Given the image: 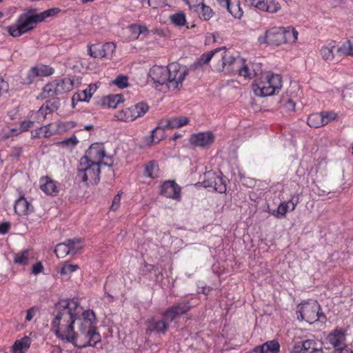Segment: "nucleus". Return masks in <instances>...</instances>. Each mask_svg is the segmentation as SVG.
Instances as JSON below:
<instances>
[{
  "instance_id": "nucleus-45",
  "label": "nucleus",
  "mask_w": 353,
  "mask_h": 353,
  "mask_svg": "<svg viewBox=\"0 0 353 353\" xmlns=\"http://www.w3.org/2000/svg\"><path fill=\"white\" fill-rule=\"evenodd\" d=\"M112 83L121 89L127 88L129 86L128 77L123 74H119L112 81Z\"/></svg>"
},
{
  "instance_id": "nucleus-7",
  "label": "nucleus",
  "mask_w": 353,
  "mask_h": 353,
  "mask_svg": "<svg viewBox=\"0 0 353 353\" xmlns=\"http://www.w3.org/2000/svg\"><path fill=\"white\" fill-rule=\"evenodd\" d=\"M320 305L316 301L309 300L299 304L297 307L298 319L312 324L321 318Z\"/></svg>"
},
{
  "instance_id": "nucleus-18",
  "label": "nucleus",
  "mask_w": 353,
  "mask_h": 353,
  "mask_svg": "<svg viewBox=\"0 0 353 353\" xmlns=\"http://www.w3.org/2000/svg\"><path fill=\"white\" fill-rule=\"evenodd\" d=\"M214 141V135L210 131L192 134L190 137L191 144L201 148L211 145Z\"/></svg>"
},
{
  "instance_id": "nucleus-50",
  "label": "nucleus",
  "mask_w": 353,
  "mask_h": 353,
  "mask_svg": "<svg viewBox=\"0 0 353 353\" xmlns=\"http://www.w3.org/2000/svg\"><path fill=\"white\" fill-rule=\"evenodd\" d=\"M121 195L122 192H119L113 198L112 203L110 206V210L112 211H116L120 207Z\"/></svg>"
},
{
  "instance_id": "nucleus-31",
  "label": "nucleus",
  "mask_w": 353,
  "mask_h": 353,
  "mask_svg": "<svg viewBox=\"0 0 353 353\" xmlns=\"http://www.w3.org/2000/svg\"><path fill=\"white\" fill-rule=\"evenodd\" d=\"M216 49L214 50H212L206 54H203L201 56L199 59L195 61L192 68L194 70L198 69L200 67H202L205 64H208L210 60L216 56Z\"/></svg>"
},
{
  "instance_id": "nucleus-63",
  "label": "nucleus",
  "mask_w": 353,
  "mask_h": 353,
  "mask_svg": "<svg viewBox=\"0 0 353 353\" xmlns=\"http://www.w3.org/2000/svg\"><path fill=\"white\" fill-rule=\"evenodd\" d=\"M250 353H265V352L264 348L262 347V345H261L260 346L256 347Z\"/></svg>"
},
{
  "instance_id": "nucleus-60",
  "label": "nucleus",
  "mask_w": 353,
  "mask_h": 353,
  "mask_svg": "<svg viewBox=\"0 0 353 353\" xmlns=\"http://www.w3.org/2000/svg\"><path fill=\"white\" fill-rule=\"evenodd\" d=\"M10 228V224L8 223L0 224V233L6 234L8 232Z\"/></svg>"
},
{
  "instance_id": "nucleus-4",
  "label": "nucleus",
  "mask_w": 353,
  "mask_h": 353,
  "mask_svg": "<svg viewBox=\"0 0 353 353\" xmlns=\"http://www.w3.org/2000/svg\"><path fill=\"white\" fill-rule=\"evenodd\" d=\"M216 56L214 57V68L216 71H222L227 67L228 72L238 71L239 75L251 78V72L247 65H243V60L241 59H235L230 52L225 48H216Z\"/></svg>"
},
{
  "instance_id": "nucleus-6",
  "label": "nucleus",
  "mask_w": 353,
  "mask_h": 353,
  "mask_svg": "<svg viewBox=\"0 0 353 353\" xmlns=\"http://www.w3.org/2000/svg\"><path fill=\"white\" fill-rule=\"evenodd\" d=\"M327 343L334 350V353H353L347 343V332L343 328L333 330L326 337Z\"/></svg>"
},
{
  "instance_id": "nucleus-29",
  "label": "nucleus",
  "mask_w": 353,
  "mask_h": 353,
  "mask_svg": "<svg viewBox=\"0 0 353 353\" xmlns=\"http://www.w3.org/2000/svg\"><path fill=\"white\" fill-rule=\"evenodd\" d=\"M99 57L108 58L112 57L116 50V45L112 42L105 43L101 48H98Z\"/></svg>"
},
{
  "instance_id": "nucleus-30",
  "label": "nucleus",
  "mask_w": 353,
  "mask_h": 353,
  "mask_svg": "<svg viewBox=\"0 0 353 353\" xmlns=\"http://www.w3.org/2000/svg\"><path fill=\"white\" fill-rule=\"evenodd\" d=\"M149 109V106L145 103H138L130 107V112L133 117H134V120L139 117H143Z\"/></svg>"
},
{
  "instance_id": "nucleus-12",
  "label": "nucleus",
  "mask_w": 353,
  "mask_h": 353,
  "mask_svg": "<svg viewBox=\"0 0 353 353\" xmlns=\"http://www.w3.org/2000/svg\"><path fill=\"white\" fill-rule=\"evenodd\" d=\"M190 308L191 305L188 301H183L169 307L162 314V316L169 322H172L179 316L187 313Z\"/></svg>"
},
{
  "instance_id": "nucleus-47",
  "label": "nucleus",
  "mask_w": 353,
  "mask_h": 353,
  "mask_svg": "<svg viewBox=\"0 0 353 353\" xmlns=\"http://www.w3.org/2000/svg\"><path fill=\"white\" fill-rule=\"evenodd\" d=\"M170 20L172 23L176 26H183L186 23L185 16L182 12L176 13L170 17Z\"/></svg>"
},
{
  "instance_id": "nucleus-33",
  "label": "nucleus",
  "mask_w": 353,
  "mask_h": 353,
  "mask_svg": "<svg viewBox=\"0 0 353 353\" xmlns=\"http://www.w3.org/2000/svg\"><path fill=\"white\" fill-rule=\"evenodd\" d=\"M337 52L341 53L342 56L352 57L353 56V37L342 43L337 48Z\"/></svg>"
},
{
  "instance_id": "nucleus-23",
  "label": "nucleus",
  "mask_w": 353,
  "mask_h": 353,
  "mask_svg": "<svg viewBox=\"0 0 353 353\" xmlns=\"http://www.w3.org/2000/svg\"><path fill=\"white\" fill-rule=\"evenodd\" d=\"M14 208V212L20 216L28 215L34 210L32 205L24 196L19 197L15 201Z\"/></svg>"
},
{
  "instance_id": "nucleus-54",
  "label": "nucleus",
  "mask_w": 353,
  "mask_h": 353,
  "mask_svg": "<svg viewBox=\"0 0 353 353\" xmlns=\"http://www.w3.org/2000/svg\"><path fill=\"white\" fill-rule=\"evenodd\" d=\"M149 6L157 8L165 4V0H148Z\"/></svg>"
},
{
  "instance_id": "nucleus-38",
  "label": "nucleus",
  "mask_w": 353,
  "mask_h": 353,
  "mask_svg": "<svg viewBox=\"0 0 353 353\" xmlns=\"http://www.w3.org/2000/svg\"><path fill=\"white\" fill-rule=\"evenodd\" d=\"M213 183L212 189L214 191L223 193L226 191V184L223 178H210Z\"/></svg>"
},
{
  "instance_id": "nucleus-43",
  "label": "nucleus",
  "mask_w": 353,
  "mask_h": 353,
  "mask_svg": "<svg viewBox=\"0 0 353 353\" xmlns=\"http://www.w3.org/2000/svg\"><path fill=\"white\" fill-rule=\"evenodd\" d=\"M131 35L134 39H137L141 34L148 33V30L145 26L132 24L130 27Z\"/></svg>"
},
{
  "instance_id": "nucleus-3",
  "label": "nucleus",
  "mask_w": 353,
  "mask_h": 353,
  "mask_svg": "<svg viewBox=\"0 0 353 353\" xmlns=\"http://www.w3.org/2000/svg\"><path fill=\"white\" fill-rule=\"evenodd\" d=\"M283 85L281 74L264 72L252 83V90L257 97H269L278 94Z\"/></svg>"
},
{
  "instance_id": "nucleus-41",
  "label": "nucleus",
  "mask_w": 353,
  "mask_h": 353,
  "mask_svg": "<svg viewBox=\"0 0 353 353\" xmlns=\"http://www.w3.org/2000/svg\"><path fill=\"white\" fill-rule=\"evenodd\" d=\"M122 102L123 97L121 94L110 95L106 98V104L110 108H116Z\"/></svg>"
},
{
  "instance_id": "nucleus-26",
  "label": "nucleus",
  "mask_w": 353,
  "mask_h": 353,
  "mask_svg": "<svg viewBox=\"0 0 353 353\" xmlns=\"http://www.w3.org/2000/svg\"><path fill=\"white\" fill-rule=\"evenodd\" d=\"M32 259H33L32 250L27 249L19 252L14 253L13 261L17 265H26Z\"/></svg>"
},
{
  "instance_id": "nucleus-53",
  "label": "nucleus",
  "mask_w": 353,
  "mask_h": 353,
  "mask_svg": "<svg viewBox=\"0 0 353 353\" xmlns=\"http://www.w3.org/2000/svg\"><path fill=\"white\" fill-rule=\"evenodd\" d=\"M38 309L36 307H32L27 310V314L26 316V320L27 321H30L32 320L34 316H35Z\"/></svg>"
},
{
  "instance_id": "nucleus-42",
  "label": "nucleus",
  "mask_w": 353,
  "mask_h": 353,
  "mask_svg": "<svg viewBox=\"0 0 353 353\" xmlns=\"http://www.w3.org/2000/svg\"><path fill=\"white\" fill-rule=\"evenodd\" d=\"M97 88L96 84L89 85L87 89L83 90L81 93L79 94V100L83 101H88L92 97L93 93L97 90Z\"/></svg>"
},
{
  "instance_id": "nucleus-58",
  "label": "nucleus",
  "mask_w": 353,
  "mask_h": 353,
  "mask_svg": "<svg viewBox=\"0 0 353 353\" xmlns=\"http://www.w3.org/2000/svg\"><path fill=\"white\" fill-rule=\"evenodd\" d=\"M8 90V83L3 79H0V95L3 92H6Z\"/></svg>"
},
{
  "instance_id": "nucleus-8",
  "label": "nucleus",
  "mask_w": 353,
  "mask_h": 353,
  "mask_svg": "<svg viewBox=\"0 0 353 353\" xmlns=\"http://www.w3.org/2000/svg\"><path fill=\"white\" fill-rule=\"evenodd\" d=\"M82 160L80 159L78 170L79 174H83L84 176H96L101 174L102 170H107L109 172L108 174H113L111 166L113 161L111 158L107 157V161L104 163H97L94 162H88L82 163Z\"/></svg>"
},
{
  "instance_id": "nucleus-61",
  "label": "nucleus",
  "mask_w": 353,
  "mask_h": 353,
  "mask_svg": "<svg viewBox=\"0 0 353 353\" xmlns=\"http://www.w3.org/2000/svg\"><path fill=\"white\" fill-rule=\"evenodd\" d=\"M216 1H218L219 4L221 6L226 8L227 9L229 7L230 4L231 3L230 0H216Z\"/></svg>"
},
{
  "instance_id": "nucleus-57",
  "label": "nucleus",
  "mask_w": 353,
  "mask_h": 353,
  "mask_svg": "<svg viewBox=\"0 0 353 353\" xmlns=\"http://www.w3.org/2000/svg\"><path fill=\"white\" fill-rule=\"evenodd\" d=\"M92 47L93 46H88V54L90 57H93V58H99V55H98L99 54V50L98 49H96V48L94 47V50L92 49Z\"/></svg>"
},
{
  "instance_id": "nucleus-64",
  "label": "nucleus",
  "mask_w": 353,
  "mask_h": 353,
  "mask_svg": "<svg viewBox=\"0 0 353 353\" xmlns=\"http://www.w3.org/2000/svg\"><path fill=\"white\" fill-rule=\"evenodd\" d=\"M53 84L54 85V86H53L54 87L53 90H54V95L61 94L59 90V86L57 85V83L56 80L53 81Z\"/></svg>"
},
{
  "instance_id": "nucleus-16",
  "label": "nucleus",
  "mask_w": 353,
  "mask_h": 353,
  "mask_svg": "<svg viewBox=\"0 0 353 353\" xmlns=\"http://www.w3.org/2000/svg\"><path fill=\"white\" fill-rule=\"evenodd\" d=\"M252 6L263 12L276 13L280 10L281 6L276 0H245Z\"/></svg>"
},
{
  "instance_id": "nucleus-2",
  "label": "nucleus",
  "mask_w": 353,
  "mask_h": 353,
  "mask_svg": "<svg viewBox=\"0 0 353 353\" xmlns=\"http://www.w3.org/2000/svg\"><path fill=\"white\" fill-rule=\"evenodd\" d=\"M188 73V70L174 62L167 67L154 65L148 73L149 77L155 84H166L170 90L180 89L183 85V81Z\"/></svg>"
},
{
  "instance_id": "nucleus-14",
  "label": "nucleus",
  "mask_w": 353,
  "mask_h": 353,
  "mask_svg": "<svg viewBox=\"0 0 353 353\" xmlns=\"http://www.w3.org/2000/svg\"><path fill=\"white\" fill-rule=\"evenodd\" d=\"M283 28L274 27L266 31L263 37L259 38L261 43H268L271 45L279 46L283 43Z\"/></svg>"
},
{
  "instance_id": "nucleus-22",
  "label": "nucleus",
  "mask_w": 353,
  "mask_h": 353,
  "mask_svg": "<svg viewBox=\"0 0 353 353\" xmlns=\"http://www.w3.org/2000/svg\"><path fill=\"white\" fill-rule=\"evenodd\" d=\"M53 73L54 69L52 67L46 65H36L29 70L28 77L30 78V82L36 77H48Z\"/></svg>"
},
{
  "instance_id": "nucleus-46",
  "label": "nucleus",
  "mask_w": 353,
  "mask_h": 353,
  "mask_svg": "<svg viewBox=\"0 0 353 353\" xmlns=\"http://www.w3.org/2000/svg\"><path fill=\"white\" fill-rule=\"evenodd\" d=\"M53 86H54L53 84V81L46 84L43 87V91L40 94L39 97H38V99H43L48 98V97H51L55 96L54 93V90H54Z\"/></svg>"
},
{
  "instance_id": "nucleus-13",
  "label": "nucleus",
  "mask_w": 353,
  "mask_h": 353,
  "mask_svg": "<svg viewBox=\"0 0 353 353\" xmlns=\"http://www.w3.org/2000/svg\"><path fill=\"white\" fill-rule=\"evenodd\" d=\"M160 194L176 201L181 200V188L173 180L165 181L161 187Z\"/></svg>"
},
{
  "instance_id": "nucleus-20",
  "label": "nucleus",
  "mask_w": 353,
  "mask_h": 353,
  "mask_svg": "<svg viewBox=\"0 0 353 353\" xmlns=\"http://www.w3.org/2000/svg\"><path fill=\"white\" fill-rule=\"evenodd\" d=\"M80 246H76V242L74 240H68V243H59L54 250L58 258H63L70 253L76 254Z\"/></svg>"
},
{
  "instance_id": "nucleus-24",
  "label": "nucleus",
  "mask_w": 353,
  "mask_h": 353,
  "mask_svg": "<svg viewBox=\"0 0 353 353\" xmlns=\"http://www.w3.org/2000/svg\"><path fill=\"white\" fill-rule=\"evenodd\" d=\"M40 188L47 195L53 196L58 193L57 183L51 178H41Z\"/></svg>"
},
{
  "instance_id": "nucleus-62",
  "label": "nucleus",
  "mask_w": 353,
  "mask_h": 353,
  "mask_svg": "<svg viewBox=\"0 0 353 353\" xmlns=\"http://www.w3.org/2000/svg\"><path fill=\"white\" fill-rule=\"evenodd\" d=\"M202 184L205 188H212L213 183H211V179H210V178H207L202 182Z\"/></svg>"
},
{
  "instance_id": "nucleus-15",
  "label": "nucleus",
  "mask_w": 353,
  "mask_h": 353,
  "mask_svg": "<svg viewBox=\"0 0 353 353\" xmlns=\"http://www.w3.org/2000/svg\"><path fill=\"white\" fill-rule=\"evenodd\" d=\"M163 119L158 121L157 126L151 131L148 137L144 138V142L146 146H151L153 144L159 143L165 138V132L168 130V127L163 126Z\"/></svg>"
},
{
  "instance_id": "nucleus-10",
  "label": "nucleus",
  "mask_w": 353,
  "mask_h": 353,
  "mask_svg": "<svg viewBox=\"0 0 353 353\" xmlns=\"http://www.w3.org/2000/svg\"><path fill=\"white\" fill-rule=\"evenodd\" d=\"M319 52L323 61L328 64H336L342 59L341 53L337 52L334 41L323 45Z\"/></svg>"
},
{
  "instance_id": "nucleus-1",
  "label": "nucleus",
  "mask_w": 353,
  "mask_h": 353,
  "mask_svg": "<svg viewBox=\"0 0 353 353\" xmlns=\"http://www.w3.org/2000/svg\"><path fill=\"white\" fill-rule=\"evenodd\" d=\"M57 314L52 321V327L56 335L63 341L73 343L79 348L94 347L101 341L100 334L96 332V316L92 310L81 312L78 299H62L57 305Z\"/></svg>"
},
{
  "instance_id": "nucleus-34",
  "label": "nucleus",
  "mask_w": 353,
  "mask_h": 353,
  "mask_svg": "<svg viewBox=\"0 0 353 353\" xmlns=\"http://www.w3.org/2000/svg\"><path fill=\"white\" fill-rule=\"evenodd\" d=\"M145 172L144 174L147 176H152L153 175H157L159 173V166L157 161L152 160L146 163L144 166Z\"/></svg>"
},
{
  "instance_id": "nucleus-55",
  "label": "nucleus",
  "mask_w": 353,
  "mask_h": 353,
  "mask_svg": "<svg viewBox=\"0 0 353 353\" xmlns=\"http://www.w3.org/2000/svg\"><path fill=\"white\" fill-rule=\"evenodd\" d=\"M283 105L287 110L294 111L296 103L291 99H288Z\"/></svg>"
},
{
  "instance_id": "nucleus-48",
  "label": "nucleus",
  "mask_w": 353,
  "mask_h": 353,
  "mask_svg": "<svg viewBox=\"0 0 353 353\" xmlns=\"http://www.w3.org/2000/svg\"><path fill=\"white\" fill-rule=\"evenodd\" d=\"M59 12V9L57 8H50L47 10H45L39 14H37V19L38 21H40V22L44 21L46 18L55 15Z\"/></svg>"
},
{
  "instance_id": "nucleus-40",
  "label": "nucleus",
  "mask_w": 353,
  "mask_h": 353,
  "mask_svg": "<svg viewBox=\"0 0 353 353\" xmlns=\"http://www.w3.org/2000/svg\"><path fill=\"white\" fill-rule=\"evenodd\" d=\"M262 347L265 353H279L280 345L276 341L272 340L263 343Z\"/></svg>"
},
{
  "instance_id": "nucleus-37",
  "label": "nucleus",
  "mask_w": 353,
  "mask_h": 353,
  "mask_svg": "<svg viewBox=\"0 0 353 353\" xmlns=\"http://www.w3.org/2000/svg\"><path fill=\"white\" fill-rule=\"evenodd\" d=\"M114 118L118 121L130 122L134 121V117L132 114L130 108L122 110L114 114Z\"/></svg>"
},
{
  "instance_id": "nucleus-56",
  "label": "nucleus",
  "mask_w": 353,
  "mask_h": 353,
  "mask_svg": "<svg viewBox=\"0 0 353 353\" xmlns=\"http://www.w3.org/2000/svg\"><path fill=\"white\" fill-rule=\"evenodd\" d=\"M43 268L41 263H37L34 265H33L32 268V273L34 274H37L42 272Z\"/></svg>"
},
{
  "instance_id": "nucleus-28",
  "label": "nucleus",
  "mask_w": 353,
  "mask_h": 353,
  "mask_svg": "<svg viewBox=\"0 0 353 353\" xmlns=\"http://www.w3.org/2000/svg\"><path fill=\"white\" fill-rule=\"evenodd\" d=\"M283 28V43H294L296 42L298 39V31L292 26H288L286 28L281 27Z\"/></svg>"
},
{
  "instance_id": "nucleus-25",
  "label": "nucleus",
  "mask_w": 353,
  "mask_h": 353,
  "mask_svg": "<svg viewBox=\"0 0 353 353\" xmlns=\"http://www.w3.org/2000/svg\"><path fill=\"white\" fill-rule=\"evenodd\" d=\"M163 126L168 127V129L179 128L182 126L187 125L189 123V119L185 117H171V118H162Z\"/></svg>"
},
{
  "instance_id": "nucleus-51",
  "label": "nucleus",
  "mask_w": 353,
  "mask_h": 353,
  "mask_svg": "<svg viewBox=\"0 0 353 353\" xmlns=\"http://www.w3.org/2000/svg\"><path fill=\"white\" fill-rule=\"evenodd\" d=\"M186 3L191 10L199 12V8L204 3V0H187Z\"/></svg>"
},
{
  "instance_id": "nucleus-11",
  "label": "nucleus",
  "mask_w": 353,
  "mask_h": 353,
  "mask_svg": "<svg viewBox=\"0 0 353 353\" xmlns=\"http://www.w3.org/2000/svg\"><path fill=\"white\" fill-rule=\"evenodd\" d=\"M290 353H323L320 343L314 339H307L295 343Z\"/></svg>"
},
{
  "instance_id": "nucleus-27",
  "label": "nucleus",
  "mask_w": 353,
  "mask_h": 353,
  "mask_svg": "<svg viewBox=\"0 0 353 353\" xmlns=\"http://www.w3.org/2000/svg\"><path fill=\"white\" fill-rule=\"evenodd\" d=\"M31 344L30 337L25 336L20 340H17L13 346V353H25L28 351Z\"/></svg>"
},
{
  "instance_id": "nucleus-5",
  "label": "nucleus",
  "mask_w": 353,
  "mask_h": 353,
  "mask_svg": "<svg viewBox=\"0 0 353 353\" xmlns=\"http://www.w3.org/2000/svg\"><path fill=\"white\" fill-rule=\"evenodd\" d=\"M37 17L35 10H28L19 16L14 24L7 28L8 32L11 36L17 37L33 30L36 24L40 22Z\"/></svg>"
},
{
  "instance_id": "nucleus-21",
  "label": "nucleus",
  "mask_w": 353,
  "mask_h": 353,
  "mask_svg": "<svg viewBox=\"0 0 353 353\" xmlns=\"http://www.w3.org/2000/svg\"><path fill=\"white\" fill-rule=\"evenodd\" d=\"M59 108V101L57 99L48 100L41 105L37 112L39 120L43 121L47 114L57 110Z\"/></svg>"
},
{
  "instance_id": "nucleus-9",
  "label": "nucleus",
  "mask_w": 353,
  "mask_h": 353,
  "mask_svg": "<svg viewBox=\"0 0 353 353\" xmlns=\"http://www.w3.org/2000/svg\"><path fill=\"white\" fill-rule=\"evenodd\" d=\"M105 157V150L103 144L94 143L87 150L85 154L81 158L82 163L94 162L103 163L101 160Z\"/></svg>"
},
{
  "instance_id": "nucleus-19",
  "label": "nucleus",
  "mask_w": 353,
  "mask_h": 353,
  "mask_svg": "<svg viewBox=\"0 0 353 353\" xmlns=\"http://www.w3.org/2000/svg\"><path fill=\"white\" fill-rule=\"evenodd\" d=\"M298 204V201H294L293 199L288 201L281 203L278 208L273 210L270 213L276 219H284L286 216L288 212L293 211Z\"/></svg>"
},
{
  "instance_id": "nucleus-44",
  "label": "nucleus",
  "mask_w": 353,
  "mask_h": 353,
  "mask_svg": "<svg viewBox=\"0 0 353 353\" xmlns=\"http://www.w3.org/2000/svg\"><path fill=\"white\" fill-rule=\"evenodd\" d=\"M199 10H201L200 12H198L200 19L205 21L209 20L213 15L212 10L204 3L200 6Z\"/></svg>"
},
{
  "instance_id": "nucleus-52",
  "label": "nucleus",
  "mask_w": 353,
  "mask_h": 353,
  "mask_svg": "<svg viewBox=\"0 0 353 353\" xmlns=\"http://www.w3.org/2000/svg\"><path fill=\"white\" fill-rule=\"evenodd\" d=\"M321 114L322 118L326 121L325 125L336 118V114L334 112H322Z\"/></svg>"
},
{
  "instance_id": "nucleus-39",
  "label": "nucleus",
  "mask_w": 353,
  "mask_h": 353,
  "mask_svg": "<svg viewBox=\"0 0 353 353\" xmlns=\"http://www.w3.org/2000/svg\"><path fill=\"white\" fill-rule=\"evenodd\" d=\"M227 10L234 18L241 19L243 17V11L241 8L239 1L231 2Z\"/></svg>"
},
{
  "instance_id": "nucleus-17",
  "label": "nucleus",
  "mask_w": 353,
  "mask_h": 353,
  "mask_svg": "<svg viewBox=\"0 0 353 353\" xmlns=\"http://www.w3.org/2000/svg\"><path fill=\"white\" fill-rule=\"evenodd\" d=\"M169 321L163 317L162 319H157L155 318H151L148 320L146 333H157L164 334L167 332L169 327Z\"/></svg>"
},
{
  "instance_id": "nucleus-49",
  "label": "nucleus",
  "mask_w": 353,
  "mask_h": 353,
  "mask_svg": "<svg viewBox=\"0 0 353 353\" xmlns=\"http://www.w3.org/2000/svg\"><path fill=\"white\" fill-rule=\"evenodd\" d=\"M78 269L79 266L77 265L65 263L60 270V274L63 276H68L70 274L74 272Z\"/></svg>"
},
{
  "instance_id": "nucleus-36",
  "label": "nucleus",
  "mask_w": 353,
  "mask_h": 353,
  "mask_svg": "<svg viewBox=\"0 0 353 353\" xmlns=\"http://www.w3.org/2000/svg\"><path fill=\"white\" fill-rule=\"evenodd\" d=\"M52 124H48L46 125H43L38 128L35 131V134L32 133V137L33 138H48L52 137L54 134V132L51 130Z\"/></svg>"
},
{
  "instance_id": "nucleus-32",
  "label": "nucleus",
  "mask_w": 353,
  "mask_h": 353,
  "mask_svg": "<svg viewBox=\"0 0 353 353\" xmlns=\"http://www.w3.org/2000/svg\"><path fill=\"white\" fill-rule=\"evenodd\" d=\"M325 121H326L322 118L321 113H314L308 117L307 123L311 128H318L325 125Z\"/></svg>"
},
{
  "instance_id": "nucleus-59",
  "label": "nucleus",
  "mask_w": 353,
  "mask_h": 353,
  "mask_svg": "<svg viewBox=\"0 0 353 353\" xmlns=\"http://www.w3.org/2000/svg\"><path fill=\"white\" fill-rule=\"evenodd\" d=\"M33 126L32 121H23L21 124V128L23 131H27L29 128Z\"/></svg>"
},
{
  "instance_id": "nucleus-35",
  "label": "nucleus",
  "mask_w": 353,
  "mask_h": 353,
  "mask_svg": "<svg viewBox=\"0 0 353 353\" xmlns=\"http://www.w3.org/2000/svg\"><path fill=\"white\" fill-rule=\"evenodd\" d=\"M56 81L61 94L70 92L73 88V81L69 78L57 79Z\"/></svg>"
}]
</instances>
